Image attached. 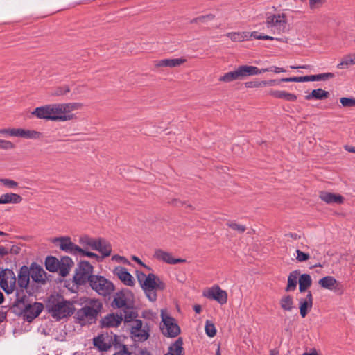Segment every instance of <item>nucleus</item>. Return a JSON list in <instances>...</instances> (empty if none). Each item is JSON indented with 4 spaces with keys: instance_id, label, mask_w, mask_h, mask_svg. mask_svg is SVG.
<instances>
[{
    "instance_id": "5701e85b",
    "label": "nucleus",
    "mask_w": 355,
    "mask_h": 355,
    "mask_svg": "<svg viewBox=\"0 0 355 355\" xmlns=\"http://www.w3.org/2000/svg\"><path fill=\"white\" fill-rule=\"evenodd\" d=\"M186 62V59L180 58H173V59H163L157 62L156 67H165L173 68L178 66H180L183 63Z\"/></svg>"
},
{
    "instance_id": "7c9ffc66",
    "label": "nucleus",
    "mask_w": 355,
    "mask_h": 355,
    "mask_svg": "<svg viewBox=\"0 0 355 355\" xmlns=\"http://www.w3.org/2000/svg\"><path fill=\"white\" fill-rule=\"evenodd\" d=\"M300 272L294 270L291 272L288 277V284L286 288V291H294L296 288L297 281L299 280Z\"/></svg>"
},
{
    "instance_id": "69168bd1",
    "label": "nucleus",
    "mask_w": 355,
    "mask_h": 355,
    "mask_svg": "<svg viewBox=\"0 0 355 355\" xmlns=\"http://www.w3.org/2000/svg\"><path fill=\"white\" fill-rule=\"evenodd\" d=\"M114 355H132L130 352H128L125 347H123L122 351L115 353Z\"/></svg>"
},
{
    "instance_id": "bb28decb",
    "label": "nucleus",
    "mask_w": 355,
    "mask_h": 355,
    "mask_svg": "<svg viewBox=\"0 0 355 355\" xmlns=\"http://www.w3.org/2000/svg\"><path fill=\"white\" fill-rule=\"evenodd\" d=\"M30 277L36 282H43L45 279V272L42 268L40 266H32L29 270Z\"/></svg>"
},
{
    "instance_id": "8fccbe9b",
    "label": "nucleus",
    "mask_w": 355,
    "mask_h": 355,
    "mask_svg": "<svg viewBox=\"0 0 355 355\" xmlns=\"http://www.w3.org/2000/svg\"><path fill=\"white\" fill-rule=\"evenodd\" d=\"M340 101L343 107H355V98L343 97Z\"/></svg>"
},
{
    "instance_id": "f257e3e1",
    "label": "nucleus",
    "mask_w": 355,
    "mask_h": 355,
    "mask_svg": "<svg viewBox=\"0 0 355 355\" xmlns=\"http://www.w3.org/2000/svg\"><path fill=\"white\" fill-rule=\"evenodd\" d=\"M81 107L78 103L49 104L36 107L32 114L40 119L66 121L73 118L71 112Z\"/></svg>"
},
{
    "instance_id": "13d9d810",
    "label": "nucleus",
    "mask_w": 355,
    "mask_h": 355,
    "mask_svg": "<svg viewBox=\"0 0 355 355\" xmlns=\"http://www.w3.org/2000/svg\"><path fill=\"white\" fill-rule=\"evenodd\" d=\"M305 1L306 0H301ZM309 6L311 9H315L320 6L324 3V0H309Z\"/></svg>"
},
{
    "instance_id": "0eeeda50",
    "label": "nucleus",
    "mask_w": 355,
    "mask_h": 355,
    "mask_svg": "<svg viewBox=\"0 0 355 355\" xmlns=\"http://www.w3.org/2000/svg\"><path fill=\"white\" fill-rule=\"evenodd\" d=\"M89 286L93 291L103 297L110 296L115 289L112 282L102 275H93Z\"/></svg>"
},
{
    "instance_id": "dca6fc26",
    "label": "nucleus",
    "mask_w": 355,
    "mask_h": 355,
    "mask_svg": "<svg viewBox=\"0 0 355 355\" xmlns=\"http://www.w3.org/2000/svg\"><path fill=\"white\" fill-rule=\"evenodd\" d=\"M114 275L126 286H132L135 284V279L126 268L119 266L114 269Z\"/></svg>"
},
{
    "instance_id": "393cba45",
    "label": "nucleus",
    "mask_w": 355,
    "mask_h": 355,
    "mask_svg": "<svg viewBox=\"0 0 355 355\" xmlns=\"http://www.w3.org/2000/svg\"><path fill=\"white\" fill-rule=\"evenodd\" d=\"M29 270L26 266H22L18 274V285L21 288H26L29 284Z\"/></svg>"
},
{
    "instance_id": "e2e57ef3",
    "label": "nucleus",
    "mask_w": 355,
    "mask_h": 355,
    "mask_svg": "<svg viewBox=\"0 0 355 355\" xmlns=\"http://www.w3.org/2000/svg\"><path fill=\"white\" fill-rule=\"evenodd\" d=\"M205 21H206V18L205 17V15H202L198 17H196L191 21V22H195V23L205 22Z\"/></svg>"
},
{
    "instance_id": "052dcab7",
    "label": "nucleus",
    "mask_w": 355,
    "mask_h": 355,
    "mask_svg": "<svg viewBox=\"0 0 355 355\" xmlns=\"http://www.w3.org/2000/svg\"><path fill=\"white\" fill-rule=\"evenodd\" d=\"M112 259L115 260V261H121L123 263H129V261L127 260L126 258H125L124 257L119 256V255L113 256Z\"/></svg>"
},
{
    "instance_id": "412c9836",
    "label": "nucleus",
    "mask_w": 355,
    "mask_h": 355,
    "mask_svg": "<svg viewBox=\"0 0 355 355\" xmlns=\"http://www.w3.org/2000/svg\"><path fill=\"white\" fill-rule=\"evenodd\" d=\"M320 198L327 204L340 205L343 202V197L340 194H336L327 191H321L319 194Z\"/></svg>"
},
{
    "instance_id": "72a5a7b5",
    "label": "nucleus",
    "mask_w": 355,
    "mask_h": 355,
    "mask_svg": "<svg viewBox=\"0 0 355 355\" xmlns=\"http://www.w3.org/2000/svg\"><path fill=\"white\" fill-rule=\"evenodd\" d=\"M112 306L117 308H125L127 306V297L123 292H119L114 296Z\"/></svg>"
},
{
    "instance_id": "a878e982",
    "label": "nucleus",
    "mask_w": 355,
    "mask_h": 355,
    "mask_svg": "<svg viewBox=\"0 0 355 355\" xmlns=\"http://www.w3.org/2000/svg\"><path fill=\"white\" fill-rule=\"evenodd\" d=\"M42 134L40 132L33 130H26L23 128H17L16 137H21L24 139H40Z\"/></svg>"
},
{
    "instance_id": "5fc2aeb1",
    "label": "nucleus",
    "mask_w": 355,
    "mask_h": 355,
    "mask_svg": "<svg viewBox=\"0 0 355 355\" xmlns=\"http://www.w3.org/2000/svg\"><path fill=\"white\" fill-rule=\"evenodd\" d=\"M14 148L15 145L11 141L0 139V149L8 150Z\"/></svg>"
},
{
    "instance_id": "bf43d9fd",
    "label": "nucleus",
    "mask_w": 355,
    "mask_h": 355,
    "mask_svg": "<svg viewBox=\"0 0 355 355\" xmlns=\"http://www.w3.org/2000/svg\"><path fill=\"white\" fill-rule=\"evenodd\" d=\"M279 82L281 81H278L277 80H263V83H264V87L277 85L279 83Z\"/></svg>"
},
{
    "instance_id": "20e7f679",
    "label": "nucleus",
    "mask_w": 355,
    "mask_h": 355,
    "mask_svg": "<svg viewBox=\"0 0 355 355\" xmlns=\"http://www.w3.org/2000/svg\"><path fill=\"white\" fill-rule=\"evenodd\" d=\"M102 309V303L99 300L89 299L83 307L76 312V319L81 324L92 322L96 318Z\"/></svg>"
},
{
    "instance_id": "4d7b16f0",
    "label": "nucleus",
    "mask_w": 355,
    "mask_h": 355,
    "mask_svg": "<svg viewBox=\"0 0 355 355\" xmlns=\"http://www.w3.org/2000/svg\"><path fill=\"white\" fill-rule=\"evenodd\" d=\"M261 71H262V73L268 72V71H272L276 73H279L286 71L283 68L275 67V66L270 67L269 68L261 69Z\"/></svg>"
},
{
    "instance_id": "37998d69",
    "label": "nucleus",
    "mask_w": 355,
    "mask_h": 355,
    "mask_svg": "<svg viewBox=\"0 0 355 355\" xmlns=\"http://www.w3.org/2000/svg\"><path fill=\"white\" fill-rule=\"evenodd\" d=\"M282 82L288 83V82H296V83H302V82H309V76H299V77H290V78H284L280 80Z\"/></svg>"
},
{
    "instance_id": "774afa93",
    "label": "nucleus",
    "mask_w": 355,
    "mask_h": 355,
    "mask_svg": "<svg viewBox=\"0 0 355 355\" xmlns=\"http://www.w3.org/2000/svg\"><path fill=\"white\" fill-rule=\"evenodd\" d=\"M302 355H318L316 350L313 349L311 352H304Z\"/></svg>"
},
{
    "instance_id": "603ef678",
    "label": "nucleus",
    "mask_w": 355,
    "mask_h": 355,
    "mask_svg": "<svg viewBox=\"0 0 355 355\" xmlns=\"http://www.w3.org/2000/svg\"><path fill=\"white\" fill-rule=\"evenodd\" d=\"M227 225L234 230L237 231L239 233H243L245 230V227L242 225H239L232 222L227 223Z\"/></svg>"
},
{
    "instance_id": "79ce46f5",
    "label": "nucleus",
    "mask_w": 355,
    "mask_h": 355,
    "mask_svg": "<svg viewBox=\"0 0 355 355\" xmlns=\"http://www.w3.org/2000/svg\"><path fill=\"white\" fill-rule=\"evenodd\" d=\"M205 331L206 334L212 338L216 334V329L214 324L209 320H207L205 326Z\"/></svg>"
},
{
    "instance_id": "cd10ccee",
    "label": "nucleus",
    "mask_w": 355,
    "mask_h": 355,
    "mask_svg": "<svg viewBox=\"0 0 355 355\" xmlns=\"http://www.w3.org/2000/svg\"><path fill=\"white\" fill-rule=\"evenodd\" d=\"M269 94L275 98L284 99L288 101H295L297 96L294 94L288 93L286 91L272 90Z\"/></svg>"
},
{
    "instance_id": "4468645a",
    "label": "nucleus",
    "mask_w": 355,
    "mask_h": 355,
    "mask_svg": "<svg viewBox=\"0 0 355 355\" xmlns=\"http://www.w3.org/2000/svg\"><path fill=\"white\" fill-rule=\"evenodd\" d=\"M130 334L132 337L138 341L146 340L149 336L147 330L143 327V322L141 320H135L131 324Z\"/></svg>"
},
{
    "instance_id": "e433bc0d",
    "label": "nucleus",
    "mask_w": 355,
    "mask_h": 355,
    "mask_svg": "<svg viewBox=\"0 0 355 355\" xmlns=\"http://www.w3.org/2000/svg\"><path fill=\"white\" fill-rule=\"evenodd\" d=\"M219 81L230 83L234 80H240L237 68L232 71L227 72L219 78Z\"/></svg>"
},
{
    "instance_id": "338daca9",
    "label": "nucleus",
    "mask_w": 355,
    "mask_h": 355,
    "mask_svg": "<svg viewBox=\"0 0 355 355\" xmlns=\"http://www.w3.org/2000/svg\"><path fill=\"white\" fill-rule=\"evenodd\" d=\"M344 148H345L347 151H348V152H349V153H355V147H354V146H351L345 145V146H344Z\"/></svg>"
},
{
    "instance_id": "0e129e2a",
    "label": "nucleus",
    "mask_w": 355,
    "mask_h": 355,
    "mask_svg": "<svg viewBox=\"0 0 355 355\" xmlns=\"http://www.w3.org/2000/svg\"><path fill=\"white\" fill-rule=\"evenodd\" d=\"M8 249L5 248L4 246L0 245V255L5 256L8 254Z\"/></svg>"
},
{
    "instance_id": "3c124183",
    "label": "nucleus",
    "mask_w": 355,
    "mask_h": 355,
    "mask_svg": "<svg viewBox=\"0 0 355 355\" xmlns=\"http://www.w3.org/2000/svg\"><path fill=\"white\" fill-rule=\"evenodd\" d=\"M297 256L295 257L296 260L299 262H302L308 260L310 258V255L308 253H305L300 250H296Z\"/></svg>"
},
{
    "instance_id": "4c0bfd02",
    "label": "nucleus",
    "mask_w": 355,
    "mask_h": 355,
    "mask_svg": "<svg viewBox=\"0 0 355 355\" xmlns=\"http://www.w3.org/2000/svg\"><path fill=\"white\" fill-rule=\"evenodd\" d=\"M355 64V56L354 54H348L343 57L341 62L337 64L338 69L346 68L349 65Z\"/></svg>"
},
{
    "instance_id": "39448f33",
    "label": "nucleus",
    "mask_w": 355,
    "mask_h": 355,
    "mask_svg": "<svg viewBox=\"0 0 355 355\" xmlns=\"http://www.w3.org/2000/svg\"><path fill=\"white\" fill-rule=\"evenodd\" d=\"M79 243L83 247V249L90 248L92 250L98 251L103 256H110L111 254V245L104 239H94L84 235L80 237Z\"/></svg>"
},
{
    "instance_id": "2eb2a0df",
    "label": "nucleus",
    "mask_w": 355,
    "mask_h": 355,
    "mask_svg": "<svg viewBox=\"0 0 355 355\" xmlns=\"http://www.w3.org/2000/svg\"><path fill=\"white\" fill-rule=\"evenodd\" d=\"M43 309V304L40 302H34L26 305L24 309V313L27 321L31 322L36 318L42 311Z\"/></svg>"
},
{
    "instance_id": "f8f14e48",
    "label": "nucleus",
    "mask_w": 355,
    "mask_h": 355,
    "mask_svg": "<svg viewBox=\"0 0 355 355\" xmlns=\"http://www.w3.org/2000/svg\"><path fill=\"white\" fill-rule=\"evenodd\" d=\"M204 296L208 299L214 300L220 304H225L227 301V294L218 286L215 285L204 292Z\"/></svg>"
},
{
    "instance_id": "f03ea898",
    "label": "nucleus",
    "mask_w": 355,
    "mask_h": 355,
    "mask_svg": "<svg viewBox=\"0 0 355 355\" xmlns=\"http://www.w3.org/2000/svg\"><path fill=\"white\" fill-rule=\"evenodd\" d=\"M46 308L51 317L58 321L71 315L76 309L73 302L59 295H51L46 303Z\"/></svg>"
},
{
    "instance_id": "c756f323",
    "label": "nucleus",
    "mask_w": 355,
    "mask_h": 355,
    "mask_svg": "<svg viewBox=\"0 0 355 355\" xmlns=\"http://www.w3.org/2000/svg\"><path fill=\"white\" fill-rule=\"evenodd\" d=\"M168 353H172L174 355H184V350L183 348V341L181 338H178L173 344L168 347Z\"/></svg>"
},
{
    "instance_id": "ea45409f",
    "label": "nucleus",
    "mask_w": 355,
    "mask_h": 355,
    "mask_svg": "<svg viewBox=\"0 0 355 355\" xmlns=\"http://www.w3.org/2000/svg\"><path fill=\"white\" fill-rule=\"evenodd\" d=\"M334 77V74L332 73H324L316 75L309 76V81H320L326 80L329 78Z\"/></svg>"
},
{
    "instance_id": "c85d7f7f",
    "label": "nucleus",
    "mask_w": 355,
    "mask_h": 355,
    "mask_svg": "<svg viewBox=\"0 0 355 355\" xmlns=\"http://www.w3.org/2000/svg\"><path fill=\"white\" fill-rule=\"evenodd\" d=\"M232 42H243L250 40L249 32H230L225 35Z\"/></svg>"
},
{
    "instance_id": "09e8293b",
    "label": "nucleus",
    "mask_w": 355,
    "mask_h": 355,
    "mask_svg": "<svg viewBox=\"0 0 355 355\" xmlns=\"http://www.w3.org/2000/svg\"><path fill=\"white\" fill-rule=\"evenodd\" d=\"M0 182L10 189H15L18 186V183L17 182L8 178H0Z\"/></svg>"
},
{
    "instance_id": "aec40b11",
    "label": "nucleus",
    "mask_w": 355,
    "mask_h": 355,
    "mask_svg": "<svg viewBox=\"0 0 355 355\" xmlns=\"http://www.w3.org/2000/svg\"><path fill=\"white\" fill-rule=\"evenodd\" d=\"M240 80L250 76H256L262 73L261 69L255 66L241 65L237 67Z\"/></svg>"
},
{
    "instance_id": "c9c22d12",
    "label": "nucleus",
    "mask_w": 355,
    "mask_h": 355,
    "mask_svg": "<svg viewBox=\"0 0 355 355\" xmlns=\"http://www.w3.org/2000/svg\"><path fill=\"white\" fill-rule=\"evenodd\" d=\"M3 204L8 203H20L22 200L21 196L17 193H8L2 195Z\"/></svg>"
},
{
    "instance_id": "4be33fe9",
    "label": "nucleus",
    "mask_w": 355,
    "mask_h": 355,
    "mask_svg": "<svg viewBox=\"0 0 355 355\" xmlns=\"http://www.w3.org/2000/svg\"><path fill=\"white\" fill-rule=\"evenodd\" d=\"M59 263V274L62 277H66L69 271L71 268L73 266V260L67 256L63 257L60 260H58Z\"/></svg>"
},
{
    "instance_id": "de8ad7c7",
    "label": "nucleus",
    "mask_w": 355,
    "mask_h": 355,
    "mask_svg": "<svg viewBox=\"0 0 355 355\" xmlns=\"http://www.w3.org/2000/svg\"><path fill=\"white\" fill-rule=\"evenodd\" d=\"M250 38L251 37H254V39H257V40H279V39H278V38H275V37L270 36V35L259 33H257L256 31L250 33Z\"/></svg>"
},
{
    "instance_id": "9d476101",
    "label": "nucleus",
    "mask_w": 355,
    "mask_h": 355,
    "mask_svg": "<svg viewBox=\"0 0 355 355\" xmlns=\"http://www.w3.org/2000/svg\"><path fill=\"white\" fill-rule=\"evenodd\" d=\"M0 286L7 294H10L15 291L16 286V277L12 270H1Z\"/></svg>"
},
{
    "instance_id": "f704fd0d",
    "label": "nucleus",
    "mask_w": 355,
    "mask_h": 355,
    "mask_svg": "<svg viewBox=\"0 0 355 355\" xmlns=\"http://www.w3.org/2000/svg\"><path fill=\"white\" fill-rule=\"evenodd\" d=\"M58 259L54 257H47L45 260V266L50 272H58L59 270Z\"/></svg>"
},
{
    "instance_id": "2f4dec72",
    "label": "nucleus",
    "mask_w": 355,
    "mask_h": 355,
    "mask_svg": "<svg viewBox=\"0 0 355 355\" xmlns=\"http://www.w3.org/2000/svg\"><path fill=\"white\" fill-rule=\"evenodd\" d=\"M299 291L300 293L305 292L312 284L311 276L309 274H303L299 277Z\"/></svg>"
},
{
    "instance_id": "423d86ee",
    "label": "nucleus",
    "mask_w": 355,
    "mask_h": 355,
    "mask_svg": "<svg viewBox=\"0 0 355 355\" xmlns=\"http://www.w3.org/2000/svg\"><path fill=\"white\" fill-rule=\"evenodd\" d=\"M266 26L273 34H282L288 32V25L285 14H269L266 19Z\"/></svg>"
},
{
    "instance_id": "473e14b6",
    "label": "nucleus",
    "mask_w": 355,
    "mask_h": 355,
    "mask_svg": "<svg viewBox=\"0 0 355 355\" xmlns=\"http://www.w3.org/2000/svg\"><path fill=\"white\" fill-rule=\"evenodd\" d=\"M328 96H329L328 92L319 88V89H313L311 94H309L305 96V98L309 101L311 100V99L322 100V99H324V98H327Z\"/></svg>"
},
{
    "instance_id": "864d4df0",
    "label": "nucleus",
    "mask_w": 355,
    "mask_h": 355,
    "mask_svg": "<svg viewBox=\"0 0 355 355\" xmlns=\"http://www.w3.org/2000/svg\"><path fill=\"white\" fill-rule=\"evenodd\" d=\"M246 88H259L264 87V83L262 81H248L245 83Z\"/></svg>"
},
{
    "instance_id": "6e6552de",
    "label": "nucleus",
    "mask_w": 355,
    "mask_h": 355,
    "mask_svg": "<svg viewBox=\"0 0 355 355\" xmlns=\"http://www.w3.org/2000/svg\"><path fill=\"white\" fill-rule=\"evenodd\" d=\"M93 266L89 261H82L78 263L75 274L73 275V282L77 285H85L86 283H90L92 277H93Z\"/></svg>"
},
{
    "instance_id": "9b49d317",
    "label": "nucleus",
    "mask_w": 355,
    "mask_h": 355,
    "mask_svg": "<svg viewBox=\"0 0 355 355\" xmlns=\"http://www.w3.org/2000/svg\"><path fill=\"white\" fill-rule=\"evenodd\" d=\"M53 243L58 244L61 250L72 255H78L80 251H82V248L73 243L69 236L55 237Z\"/></svg>"
},
{
    "instance_id": "a18cd8bd",
    "label": "nucleus",
    "mask_w": 355,
    "mask_h": 355,
    "mask_svg": "<svg viewBox=\"0 0 355 355\" xmlns=\"http://www.w3.org/2000/svg\"><path fill=\"white\" fill-rule=\"evenodd\" d=\"M70 92V88L68 85H63L61 87H58L55 88L52 92L53 96H62L65 95L68 92Z\"/></svg>"
},
{
    "instance_id": "49530a36",
    "label": "nucleus",
    "mask_w": 355,
    "mask_h": 355,
    "mask_svg": "<svg viewBox=\"0 0 355 355\" xmlns=\"http://www.w3.org/2000/svg\"><path fill=\"white\" fill-rule=\"evenodd\" d=\"M250 38L251 37H254V39H257V40H279V39H278V38H275V37L270 36V35L259 33H257L256 31L250 33Z\"/></svg>"
},
{
    "instance_id": "a19ab883",
    "label": "nucleus",
    "mask_w": 355,
    "mask_h": 355,
    "mask_svg": "<svg viewBox=\"0 0 355 355\" xmlns=\"http://www.w3.org/2000/svg\"><path fill=\"white\" fill-rule=\"evenodd\" d=\"M78 255H80L82 257H87L89 258H94L98 262L102 261L105 257H107V256H103V254H101V256H99L96 253L87 251L85 249H83V248H82V251H80V253Z\"/></svg>"
},
{
    "instance_id": "c03bdc74",
    "label": "nucleus",
    "mask_w": 355,
    "mask_h": 355,
    "mask_svg": "<svg viewBox=\"0 0 355 355\" xmlns=\"http://www.w3.org/2000/svg\"><path fill=\"white\" fill-rule=\"evenodd\" d=\"M137 314L135 311L128 309L124 311V318L123 320L125 322H132L133 323V321H135V318H137Z\"/></svg>"
},
{
    "instance_id": "1a4fd4ad",
    "label": "nucleus",
    "mask_w": 355,
    "mask_h": 355,
    "mask_svg": "<svg viewBox=\"0 0 355 355\" xmlns=\"http://www.w3.org/2000/svg\"><path fill=\"white\" fill-rule=\"evenodd\" d=\"M161 319L163 323L161 327L162 334L170 338L178 336L180 333V328L175 318L171 317L166 310L161 311Z\"/></svg>"
},
{
    "instance_id": "f3484780",
    "label": "nucleus",
    "mask_w": 355,
    "mask_h": 355,
    "mask_svg": "<svg viewBox=\"0 0 355 355\" xmlns=\"http://www.w3.org/2000/svg\"><path fill=\"white\" fill-rule=\"evenodd\" d=\"M154 257L168 264H177L185 261L184 259L173 258L171 253L161 249L155 251Z\"/></svg>"
},
{
    "instance_id": "b1692460",
    "label": "nucleus",
    "mask_w": 355,
    "mask_h": 355,
    "mask_svg": "<svg viewBox=\"0 0 355 355\" xmlns=\"http://www.w3.org/2000/svg\"><path fill=\"white\" fill-rule=\"evenodd\" d=\"M122 320V315L110 314L103 319L102 324L104 327H116L121 324Z\"/></svg>"
},
{
    "instance_id": "6e6d98bb",
    "label": "nucleus",
    "mask_w": 355,
    "mask_h": 355,
    "mask_svg": "<svg viewBox=\"0 0 355 355\" xmlns=\"http://www.w3.org/2000/svg\"><path fill=\"white\" fill-rule=\"evenodd\" d=\"M0 134L8 135L10 137H16L17 136V128L0 129Z\"/></svg>"
},
{
    "instance_id": "680f3d73",
    "label": "nucleus",
    "mask_w": 355,
    "mask_h": 355,
    "mask_svg": "<svg viewBox=\"0 0 355 355\" xmlns=\"http://www.w3.org/2000/svg\"><path fill=\"white\" fill-rule=\"evenodd\" d=\"M132 260H134L135 261H136L137 263H138L139 264H140L141 266H142L144 268H146L147 269H150L146 264H144L141 261V259L136 257V256H132Z\"/></svg>"
},
{
    "instance_id": "6ab92c4d",
    "label": "nucleus",
    "mask_w": 355,
    "mask_h": 355,
    "mask_svg": "<svg viewBox=\"0 0 355 355\" xmlns=\"http://www.w3.org/2000/svg\"><path fill=\"white\" fill-rule=\"evenodd\" d=\"M300 313L302 318H304L313 306V296L311 291H308L304 298L299 300Z\"/></svg>"
},
{
    "instance_id": "a211bd4d",
    "label": "nucleus",
    "mask_w": 355,
    "mask_h": 355,
    "mask_svg": "<svg viewBox=\"0 0 355 355\" xmlns=\"http://www.w3.org/2000/svg\"><path fill=\"white\" fill-rule=\"evenodd\" d=\"M318 284L323 288L334 292L340 290V284L333 276H326L320 279Z\"/></svg>"
},
{
    "instance_id": "7ed1b4c3",
    "label": "nucleus",
    "mask_w": 355,
    "mask_h": 355,
    "mask_svg": "<svg viewBox=\"0 0 355 355\" xmlns=\"http://www.w3.org/2000/svg\"><path fill=\"white\" fill-rule=\"evenodd\" d=\"M137 278L146 297L151 302L157 300V291L165 288L163 282L153 273L146 275L142 272L137 271Z\"/></svg>"
},
{
    "instance_id": "58836bf2",
    "label": "nucleus",
    "mask_w": 355,
    "mask_h": 355,
    "mask_svg": "<svg viewBox=\"0 0 355 355\" xmlns=\"http://www.w3.org/2000/svg\"><path fill=\"white\" fill-rule=\"evenodd\" d=\"M280 305L284 310L291 311L293 307V298L289 295L282 297L280 300Z\"/></svg>"
},
{
    "instance_id": "ddd939ff",
    "label": "nucleus",
    "mask_w": 355,
    "mask_h": 355,
    "mask_svg": "<svg viewBox=\"0 0 355 355\" xmlns=\"http://www.w3.org/2000/svg\"><path fill=\"white\" fill-rule=\"evenodd\" d=\"M114 337L113 339L112 335L101 334L93 338V344L99 351H107L112 347L114 340H115L116 336Z\"/></svg>"
}]
</instances>
